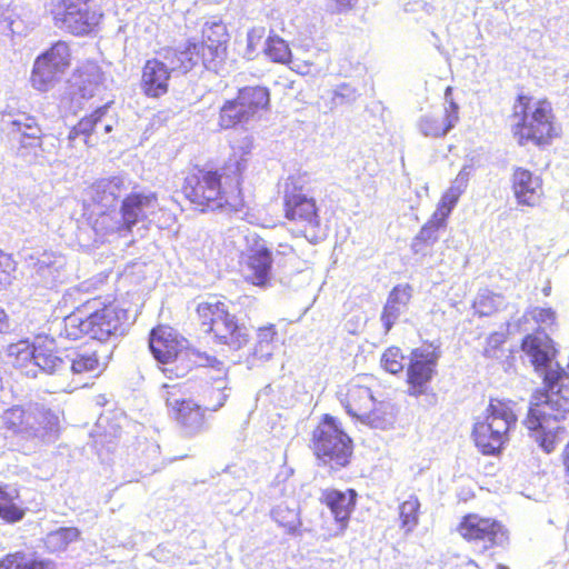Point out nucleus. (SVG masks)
<instances>
[{"label":"nucleus","mask_w":569,"mask_h":569,"mask_svg":"<svg viewBox=\"0 0 569 569\" xmlns=\"http://www.w3.org/2000/svg\"><path fill=\"white\" fill-rule=\"evenodd\" d=\"M246 160L230 156L221 168L193 164L186 172L179 192L199 212L236 208L241 202Z\"/></svg>","instance_id":"1"},{"label":"nucleus","mask_w":569,"mask_h":569,"mask_svg":"<svg viewBox=\"0 0 569 569\" xmlns=\"http://www.w3.org/2000/svg\"><path fill=\"white\" fill-rule=\"evenodd\" d=\"M540 378L542 387L532 392L523 425L541 449L550 453L559 436L568 432L569 409L565 405L569 402V371L556 362Z\"/></svg>","instance_id":"2"},{"label":"nucleus","mask_w":569,"mask_h":569,"mask_svg":"<svg viewBox=\"0 0 569 569\" xmlns=\"http://www.w3.org/2000/svg\"><path fill=\"white\" fill-rule=\"evenodd\" d=\"M129 310L116 296H94L77 306L62 321V333L71 340L86 336L99 341L123 333Z\"/></svg>","instance_id":"3"},{"label":"nucleus","mask_w":569,"mask_h":569,"mask_svg":"<svg viewBox=\"0 0 569 569\" xmlns=\"http://www.w3.org/2000/svg\"><path fill=\"white\" fill-rule=\"evenodd\" d=\"M510 118L512 137L521 147L533 144L545 148L559 136L553 108L547 98L518 93Z\"/></svg>","instance_id":"4"},{"label":"nucleus","mask_w":569,"mask_h":569,"mask_svg":"<svg viewBox=\"0 0 569 569\" xmlns=\"http://www.w3.org/2000/svg\"><path fill=\"white\" fill-rule=\"evenodd\" d=\"M194 317L199 330L214 345L239 351L250 341L247 327L232 313L221 295H209L197 303Z\"/></svg>","instance_id":"5"},{"label":"nucleus","mask_w":569,"mask_h":569,"mask_svg":"<svg viewBox=\"0 0 569 569\" xmlns=\"http://www.w3.org/2000/svg\"><path fill=\"white\" fill-rule=\"evenodd\" d=\"M282 214L292 224V233L310 243L326 237L317 199L310 196L298 177H289L283 184Z\"/></svg>","instance_id":"6"},{"label":"nucleus","mask_w":569,"mask_h":569,"mask_svg":"<svg viewBox=\"0 0 569 569\" xmlns=\"http://www.w3.org/2000/svg\"><path fill=\"white\" fill-rule=\"evenodd\" d=\"M373 381L372 375H358L339 388L337 398L352 418L373 428H385L393 415L388 402L375 397Z\"/></svg>","instance_id":"7"},{"label":"nucleus","mask_w":569,"mask_h":569,"mask_svg":"<svg viewBox=\"0 0 569 569\" xmlns=\"http://www.w3.org/2000/svg\"><path fill=\"white\" fill-rule=\"evenodd\" d=\"M515 403L509 399L490 398L482 420L475 422L472 438L483 455H496L509 440V432L516 427Z\"/></svg>","instance_id":"8"},{"label":"nucleus","mask_w":569,"mask_h":569,"mask_svg":"<svg viewBox=\"0 0 569 569\" xmlns=\"http://www.w3.org/2000/svg\"><path fill=\"white\" fill-rule=\"evenodd\" d=\"M161 398L169 417L178 426L183 437L192 438L207 429L208 408L190 397L187 382L163 383Z\"/></svg>","instance_id":"9"},{"label":"nucleus","mask_w":569,"mask_h":569,"mask_svg":"<svg viewBox=\"0 0 569 569\" xmlns=\"http://www.w3.org/2000/svg\"><path fill=\"white\" fill-rule=\"evenodd\" d=\"M311 449L320 463L331 470L346 468L353 452L351 438L329 415H325L312 431Z\"/></svg>","instance_id":"10"},{"label":"nucleus","mask_w":569,"mask_h":569,"mask_svg":"<svg viewBox=\"0 0 569 569\" xmlns=\"http://www.w3.org/2000/svg\"><path fill=\"white\" fill-rule=\"evenodd\" d=\"M149 347L154 359L166 366L163 372L168 378L183 377L191 370L190 355L181 347L180 340L170 328H153L150 332Z\"/></svg>","instance_id":"11"},{"label":"nucleus","mask_w":569,"mask_h":569,"mask_svg":"<svg viewBox=\"0 0 569 569\" xmlns=\"http://www.w3.org/2000/svg\"><path fill=\"white\" fill-rule=\"evenodd\" d=\"M456 532L466 542L481 545L488 550L508 541V530L496 518L485 517L476 512L463 515L456 526Z\"/></svg>","instance_id":"12"},{"label":"nucleus","mask_w":569,"mask_h":569,"mask_svg":"<svg viewBox=\"0 0 569 569\" xmlns=\"http://www.w3.org/2000/svg\"><path fill=\"white\" fill-rule=\"evenodd\" d=\"M168 53L177 59V68H180L183 73L198 64L218 71L226 60L227 46L219 38H202L200 41L189 44L184 50L168 49Z\"/></svg>","instance_id":"13"},{"label":"nucleus","mask_w":569,"mask_h":569,"mask_svg":"<svg viewBox=\"0 0 569 569\" xmlns=\"http://www.w3.org/2000/svg\"><path fill=\"white\" fill-rule=\"evenodd\" d=\"M70 62L71 56L67 42L57 41L36 59L30 77L32 87L39 91H47L64 73Z\"/></svg>","instance_id":"14"},{"label":"nucleus","mask_w":569,"mask_h":569,"mask_svg":"<svg viewBox=\"0 0 569 569\" xmlns=\"http://www.w3.org/2000/svg\"><path fill=\"white\" fill-rule=\"evenodd\" d=\"M63 11L54 17L56 24L72 36L96 31L102 13L89 8V0H62Z\"/></svg>","instance_id":"15"},{"label":"nucleus","mask_w":569,"mask_h":569,"mask_svg":"<svg viewBox=\"0 0 569 569\" xmlns=\"http://www.w3.org/2000/svg\"><path fill=\"white\" fill-rule=\"evenodd\" d=\"M164 59L170 67L156 58L147 60L142 67L140 89L148 98L157 99L166 96L170 89L171 73L181 71L180 68H177V59L168 53V49Z\"/></svg>","instance_id":"16"},{"label":"nucleus","mask_w":569,"mask_h":569,"mask_svg":"<svg viewBox=\"0 0 569 569\" xmlns=\"http://www.w3.org/2000/svg\"><path fill=\"white\" fill-rule=\"evenodd\" d=\"M159 204V196L154 191L142 192L131 191L126 194L120 204L121 220L117 230L119 232L131 233L134 226L148 219V213L152 212Z\"/></svg>","instance_id":"17"},{"label":"nucleus","mask_w":569,"mask_h":569,"mask_svg":"<svg viewBox=\"0 0 569 569\" xmlns=\"http://www.w3.org/2000/svg\"><path fill=\"white\" fill-rule=\"evenodd\" d=\"M438 355L435 351L415 349L407 368L406 383L410 396L427 393L437 372Z\"/></svg>","instance_id":"18"},{"label":"nucleus","mask_w":569,"mask_h":569,"mask_svg":"<svg viewBox=\"0 0 569 569\" xmlns=\"http://www.w3.org/2000/svg\"><path fill=\"white\" fill-rule=\"evenodd\" d=\"M510 188L520 206L535 207L543 197L542 178L523 167L512 169Z\"/></svg>","instance_id":"19"},{"label":"nucleus","mask_w":569,"mask_h":569,"mask_svg":"<svg viewBox=\"0 0 569 569\" xmlns=\"http://www.w3.org/2000/svg\"><path fill=\"white\" fill-rule=\"evenodd\" d=\"M104 74L100 66L93 61H87L78 66L68 80L73 96L81 99L92 98L103 84Z\"/></svg>","instance_id":"20"},{"label":"nucleus","mask_w":569,"mask_h":569,"mask_svg":"<svg viewBox=\"0 0 569 569\" xmlns=\"http://www.w3.org/2000/svg\"><path fill=\"white\" fill-rule=\"evenodd\" d=\"M272 262L271 251L268 248L263 246L251 248L241 263L246 282L266 287L270 280Z\"/></svg>","instance_id":"21"},{"label":"nucleus","mask_w":569,"mask_h":569,"mask_svg":"<svg viewBox=\"0 0 569 569\" xmlns=\"http://www.w3.org/2000/svg\"><path fill=\"white\" fill-rule=\"evenodd\" d=\"M521 350L529 357L535 372L540 377L547 369L555 367L556 350L548 336L539 337L535 333L525 336L521 341Z\"/></svg>","instance_id":"22"},{"label":"nucleus","mask_w":569,"mask_h":569,"mask_svg":"<svg viewBox=\"0 0 569 569\" xmlns=\"http://www.w3.org/2000/svg\"><path fill=\"white\" fill-rule=\"evenodd\" d=\"M319 500L331 511L335 520L339 523V528L345 530L356 507V490L347 489L341 491L338 489L328 488L321 491Z\"/></svg>","instance_id":"23"},{"label":"nucleus","mask_w":569,"mask_h":569,"mask_svg":"<svg viewBox=\"0 0 569 569\" xmlns=\"http://www.w3.org/2000/svg\"><path fill=\"white\" fill-rule=\"evenodd\" d=\"M458 120V107L450 102L449 106L435 108L421 117L419 128L427 137H443Z\"/></svg>","instance_id":"24"},{"label":"nucleus","mask_w":569,"mask_h":569,"mask_svg":"<svg viewBox=\"0 0 569 569\" xmlns=\"http://www.w3.org/2000/svg\"><path fill=\"white\" fill-rule=\"evenodd\" d=\"M31 357L34 365L48 373H53L63 366V360L58 355L54 339L47 336L36 338L32 345Z\"/></svg>","instance_id":"25"},{"label":"nucleus","mask_w":569,"mask_h":569,"mask_svg":"<svg viewBox=\"0 0 569 569\" xmlns=\"http://www.w3.org/2000/svg\"><path fill=\"white\" fill-rule=\"evenodd\" d=\"M234 98L251 120L267 111L270 106V92L261 86L243 87Z\"/></svg>","instance_id":"26"},{"label":"nucleus","mask_w":569,"mask_h":569,"mask_svg":"<svg viewBox=\"0 0 569 569\" xmlns=\"http://www.w3.org/2000/svg\"><path fill=\"white\" fill-rule=\"evenodd\" d=\"M411 291L408 283L397 284L391 289L380 317L386 332L390 331L401 310L409 303Z\"/></svg>","instance_id":"27"},{"label":"nucleus","mask_w":569,"mask_h":569,"mask_svg":"<svg viewBox=\"0 0 569 569\" xmlns=\"http://www.w3.org/2000/svg\"><path fill=\"white\" fill-rule=\"evenodd\" d=\"M11 133L18 139L20 149L41 147L42 132L34 117L14 119L10 123Z\"/></svg>","instance_id":"28"},{"label":"nucleus","mask_w":569,"mask_h":569,"mask_svg":"<svg viewBox=\"0 0 569 569\" xmlns=\"http://www.w3.org/2000/svg\"><path fill=\"white\" fill-rule=\"evenodd\" d=\"M466 187L467 178L460 174L457 176L451 186L442 193L431 217L447 224V220L458 203L459 198L465 192Z\"/></svg>","instance_id":"29"},{"label":"nucleus","mask_w":569,"mask_h":569,"mask_svg":"<svg viewBox=\"0 0 569 569\" xmlns=\"http://www.w3.org/2000/svg\"><path fill=\"white\" fill-rule=\"evenodd\" d=\"M121 188L122 180L120 178L112 177L97 181L89 188L90 202L107 209L118 199Z\"/></svg>","instance_id":"30"},{"label":"nucleus","mask_w":569,"mask_h":569,"mask_svg":"<svg viewBox=\"0 0 569 569\" xmlns=\"http://www.w3.org/2000/svg\"><path fill=\"white\" fill-rule=\"evenodd\" d=\"M19 491L8 485H0V518L7 523L23 519L26 509L19 502Z\"/></svg>","instance_id":"31"},{"label":"nucleus","mask_w":569,"mask_h":569,"mask_svg":"<svg viewBox=\"0 0 569 569\" xmlns=\"http://www.w3.org/2000/svg\"><path fill=\"white\" fill-rule=\"evenodd\" d=\"M273 520L287 533H296L301 527L298 506L295 501H282L271 511Z\"/></svg>","instance_id":"32"},{"label":"nucleus","mask_w":569,"mask_h":569,"mask_svg":"<svg viewBox=\"0 0 569 569\" xmlns=\"http://www.w3.org/2000/svg\"><path fill=\"white\" fill-rule=\"evenodd\" d=\"M251 119L244 112L236 98L226 100L218 114V124L221 129H233L248 123Z\"/></svg>","instance_id":"33"},{"label":"nucleus","mask_w":569,"mask_h":569,"mask_svg":"<svg viewBox=\"0 0 569 569\" xmlns=\"http://www.w3.org/2000/svg\"><path fill=\"white\" fill-rule=\"evenodd\" d=\"M400 529L405 533L412 532L418 526L420 513V501L417 496L411 495L399 505Z\"/></svg>","instance_id":"34"},{"label":"nucleus","mask_w":569,"mask_h":569,"mask_svg":"<svg viewBox=\"0 0 569 569\" xmlns=\"http://www.w3.org/2000/svg\"><path fill=\"white\" fill-rule=\"evenodd\" d=\"M447 224L436 220L433 217L421 227L418 234L412 240V250L418 253L425 248L432 246L438 241V233L441 229H445Z\"/></svg>","instance_id":"35"},{"label":"nucleus","mask_w":569,"mask_h":569,"mask_svg":"<svg viewBox=\"0 0 569 569\" xmlns=\"http://www.w3.org/2000/svg\"><path fill=\"white\" fill-rule=\"evenodd\" d=\"M49 562L28 558L22 551L11 552L0 558V569H48Z\"/></svg>","instance_id":"36"},{"label":"nucleus","mask_w":569,"mask_h":569,"mask_svg":"<svg viewBox=\"0 0 569 569\" xmlns=\"http://www.w3.org/2000/svg\"><path fill=\"white\" fill-rule=\"evenodd\" d=\"M71 371L76 375L99 373L102 371V363L97 351L80 352L71 361Z\"/></svg>","instance_id":"37"},{"label":"nucleus","mask_w":569,"mask_h":569,"mask_svg":"<svg viewBox=\"0 0 569 569\" xmlns=\"http://www.w3.org/2000/svg\"><path fill=\"white\" fill-rule=\"evenodd\" d=\"M263 51L273 62L289 63L291 61V48L283 38H267Z\"/></svg>","instance_id":"38"},{"label":"nucleus","mask_w":569,"mask_h":569,"mask_svg":"<svg viewBox=\"0 0 569 569\" xmlns=\"http://www.w3.org/2000/svg\"><path fill=\"white\" fill-rule=\"evenodd\" d=\"M278 339L276 325L268 323L260 326L256 331L254 353L270 355V351Z\"/></svg>","instance_id":"39"},{"label":"nucleus","mask_w":569,"mask_h":569,"mask_svg":"<svg viewBox=\"0 0 569 569\" xmlns=\"http://www.w3.org/2000/svg\"><path fill=\"white\" fill-rule=\"evenodd\" d=\"M3 426L13 433H21L29 429L27 412L21 406H13L3 413Z\"/></svg>","instance_id":"40"},{"label":"nucleus","mask_w":569,"mask_h":569,"mask_svg":"<svg viewBox=\"0 0 569 569\" xmlns=\"http://www.w3.org/2000/svg\"><path fill=\"white\" fill-rule=\"evenodd\" d=\"M80 531L74 527H62L48 535V545L52 550H64L79 539Z\"/></svg>","instance_id":"41"},{"label":"nucleus","mask_w":569,"mask_h":569,"mask_svg":"<svg viewBox=\"0 0 569 569\" xmlns=\"http://www.w3.org/2000/svg\"><path fill=\"white\" fill-rule=\"evenodd\" d=\"M380 363L387 372L398 375L405 368V355L399 347H389L383 351Z\"/></svg>","instance_id":"42"},{"label":"nucleus","mask_w":569,"mask_h":569,"mask_svg":"<svg viewBox=\"0 0 569 569\" xmlns=\"http://www.w3.org/2000/svg\"><path fill=\"white\" fill-rule=\"evenodd\" d=\"M103 114L104 112L101 109H97L92 113L81 118L78 123L71 128L69 139L72 140L79 136L89 138Z\"/></svg>","instance_id":"43"},{"label":"nucleus","mask_w":569,"mask_h":569,"mask_svg":"<svg viewBox=\"0 0 569 569\" xmlns=\"http://www.w3.org/2000/svg\"><path fill=\"white\" fill-rule=\"evenodd\" d=\"M17 266L13 256L0 247V290L11 283Z\"/></svg>","instance_id":"44"},{"label":"nucleus","mask_w":569,"mask_h":569,"mask_svg":"<svg viewBox=\"0 0 569 569\" xmlns=\"http://www.w3.org/2000/svg\"><path fill=\"white\" fill-rule=\"evenodd\" d=\"M356 100V90L347 83L338 86L330 97V103L332 108L345 106Z\"/></svg>","instance_id":"45"},{"label":"nucleus","mask_w":569,"mask_h":569,"mask_svg":"<svg viewBox=\"0 0 569 569\" xmlns=\"http://www.w3.org/2000/svg\"><path fill=\"white\" fill-rule=\"evenodd\" d=\"M531 317L537 323L545 326H551L556 321V313L550 308H535Z\"/></svg>","instance_id":"46"},{"label":"nucleus","mask_w":569,"mask_h":569,"mask_svg":"<svg viewBox=\"0 0 569 569\" xmlns=\"http://www.w3.org/2000/svg\"><path fill=\"white\" fill-rule=\"evenodd\" d=\"M358 0H327V10L331 13H343L351 10Z\"/></svg>","instance_id":"47"},{"label":"nucleus","mask_w":569,"mask_h":569,"mask_svg":"<svg viewBox=\"0 0 569 569\" xmlns=\"http://www.w3.org/2000/svg\"><path fill=\"white\" fill-rule=\"evenodd\" d=\"M142 27L144 28L143 31L146 33H153L157 29V26L147 16L138 17V21L136 23V32L140 33L142 31Z\"/></svg>","instance_id":"48"},{"label":"nucleus","mask_w":569,"mask_h":569,"mask_svg":"<svg viewBox=\"0 0 569 569\" xmlns=\"http://www.w3.org/2000/svg\"><path fill=\"white\" fill-rule=\"evenodd\" d=\"M210 29H212V33L216 36H227V30L221 22H213Z\"/></svg>","instance_id":"49"},{"label":"nucleus","mask_w":569,"mask_h":569,"mask_svg":"<svg viewBox=\"0 0 569 569\" xmlns=\"http://www.w3.org/2000/svg\"><path fill=\"white\" fill-rule=\"evenodd\" d=\"M458 569H480V566L477 563V561L469 559L462 566H460Z\"/></svg>","instance_id":"50"},{"label":"nucleus","mask_w":569,"mask_h":569,"mask_svg":"<svg viewBox=\"0 0 569 569\" xmlns=\"http://www.w3.org/2000/svg\"><path fill=\"white\" fill-rule=\"evenodd\" d=\"M488 342L489 343H491V342H495V343L502 342L501 335L497 333V332L490 335V337L488 338Z\"/></svg>","instance_id":"51"},{"label":"nucleus","mask_w":569,"mask_h":569,"mask_svg":"<svg viewBox=\"0 0 569 569\" xmlns=\"http://www.w3.org/2000/svg\"><path fill=\"white\" fill-rule=\"evenodd\" d=\"M6 318H7L6 312L2 309H0V321L6 320Z\"/></svg>","instance_id":"52"},{"label":"nucleus","mask_w":569,"mask_h":569,"mask_svg":"<svg viewBox=\"0 0 569 569\" xmlns=\"http://www.w3.org/2000/svg\"><path fill=\"white\" fill-rule=\"evenodd\" d=\"M496 569H510L508 566L499 563L497 565Z\"/></svg>","instance_id":"53"},{"label":"nucleus","mask_w":569,"mask_h":569,"mask_svg":"<svg viewBox=\"0 0 569 569\" xmlns=\"http://www.w3.org/2000/svg\"><path fill=\"white\" fill-rule=\"evenodd\" d=\"M104 129H106L107 132H109V131H111L112 128H111V126L108 124V126H106Z\"/></svg>","instance_id":"54"},{"label":"nucleus","mask_w":569,"mask_h":569,"mask_svg":"<svg viewBox=\"0 0 569 569\" xmlns=\"http://www.w3.org/2000/svg\"><path fill=\"white\" fill-rule=\"evenodd\" d=\"M276 36L272 30H270L269 37Z\"/></svg>","instance_id":"55"},{"label":"nucleus","mask_w":569,"mask_h":569,"mask_svg":"<svg viewBox=\"0 0 569 569\" xmlns=\"http://www.w3.org/2000/svg\"><path fill=\"white\" fill-rule=\"evenodd\" d=\"M11 32H12L11 36H16V33H17L13 29H11Z\"/></svg>","instance_id":"56"}]
</instances>
